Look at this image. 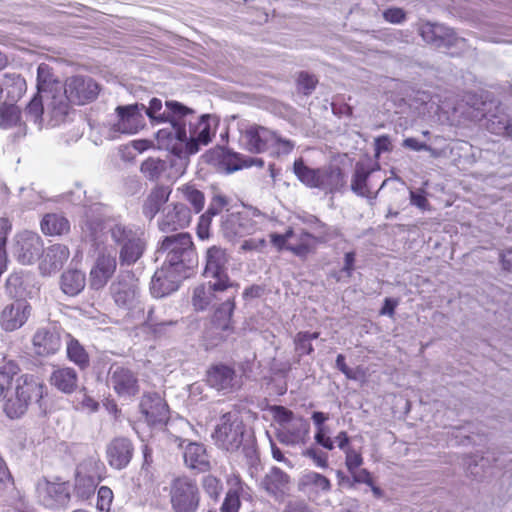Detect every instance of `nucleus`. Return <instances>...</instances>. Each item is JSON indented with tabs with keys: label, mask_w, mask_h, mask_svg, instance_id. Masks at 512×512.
Here are the masks:
<instances>
[{
	"label": "nucleus",
	"mask_w": 512,
	"mask_h": 512,
	"mask_svg": "<svg viewBox=\"0 0 512 512\" xmlns=\"http://www.w3.org/2000/svg\"><path fill=\"white\" fill-rule=\"evenodd\" d=\"M32 307L25 300H15L7 304L0 313V326L12 332L21 328L31 316Z\"/></svg>",
	"instance_id": "nucleus-24"
},
{
	"label": "nucleus",
	"mask_w": 512,
	"mask_h": 512,
	"mask_svg": "<svg viewBox=\"0 0 512 512\" xmlns=\"http://www.w3.org/2000/svg\"><path fill=\"white\" fill-rule=\"evenodd\" d=\"M374 169L363 162H357L351 179V190L357 196L375 199L376 195H371L368 185V179Z\"/></svg>",
	"instance_id": "nucleus-33"
},
{
	"label": "nucleus",
	"mask_w": 512,
	"mask_h": 512,
	"mask_svg": "<svg viewBox=\"0 0 512 512\" xmlns=\"http://www.w3.org/2000/svg\"><path fill=\"white\" fill-rule=\"evenodd\" d=\"M331 482L330 480L315 471H307L303 473L299 480V489L304 493L308 494H326L331 490Z\"/></svg>",
	"instance_id": "nucleus-34"
},
{
	"label": "nucleus",
	"mask_w": 512,
	"mask_h": 512,
	"mask_svg": "<svg viewBox=\"0 0 512 512\" xmlns=\"http://www.w3.org/2000/svg\"><path fill=\"white\" fill-rule=\"evenodd\" d=\"M44 395L43 383L32 374H21L14 380L3 400V411L10 419H19L28 409L40 402Z\"/></svg>",
	"instance_id": "nucleus-3"
},
{
	"label": "nucleus",
	"mask_w": 512,
	"mask_h": 512,
	"mask_svg": "<svg viewBox=\"0 0 512 512\" xmlns=\"http://www.w3.org/2000/svg\"><path fill=\"white\" fill-rule=\"evenodd\" d=\"M483 117H486V129L496 135H503L505 130H507L509 116L503 112H497L495 114L485 115L482 114Z\"/></svg>",
	"instance_id": "nucleus-49"
},
{
	"label": "nucleus",
	"mask_w": 512,
	"mask_h": 512,
	"mask_svg": "<svg viewBox=\"0 0 512 512\" xmlns=\"http://www.w3.org/2000/svg\"><path fill=\"white\" fill-rule=\"evenodd\" d=\"M26 91V81L18 74H6L0 83V97L10 102L18 101Z\"/></svg>",
	"instance_id": "nucleus-37"
},
{
	"label": "nucleus",
	"mask_w": 512,
	"mask_h": 512,
	"mask_svg": "<svg viewBox=\"0 0 512 512\" xmlns=\"http://www.w3.org/2000/svg\"><path fill=\"white\" fill-rule=\"evenodd\" d=\"M111 294L115 304L128 312H143L138 280L132 275L119 278L112 283Z\"/></svg>",
	"instance_id": "nucleus-11"
},
{
	"label": "nucleus",
	"mask_w": 512,
	"mask_h": 512,
	"mask_svg": "<svg viewBox=\"0 0 512 512\" xmlns=\"http://www.w3.org/2000/svg\"><path fill=\"white\" fill-rule=\"evenodd\" d=\"M303 455L307 458H310L311 460H313V462L315 463V465L319 468H327L328 467V455L327 453L317 449V448H314V447H309L307 448Z\"/></svg>",
	"instance_id": "nucleus-56"
},
{
	"label": "nucleus",
	"mask_w": 512,
	"mask_h": 512,
	"mask_svg": "<svg viewBox=\"0 0 512 512\" xmlns=\"http://www.w3.org/2000/svg\"><path fill=\"white\" fill-rule=\"evenodd\" d=\"M36 493L38 500L47 508L64 505L70 496L65 482H51L45 478L37 482Z\"/></svg>",
	"instance_id": "nucleus-25"
},
{
	"label": "nucleus",
	"mask_w": 512,
	"mask_h": 512,
	"mask_svg": "<svg viewBox=\"0 0 512 512\" xmlns=\"http://www.w3.org/2000/svg\"><path fill=\"white\" fill-rule=\"evenodd\" d=\"M43 241L32 231H23L15 236L13 254L23 265L34 263L43 254Z\"/></svg>",
	"instance_id": "nucleus-16"
},
{
	"label": "nucleus",
	"mask_w": 512,
	"mask_h": 512,
	"mask_svg": "<svg viewBox=\"0 0 512 512\" xmlns=\"http://www.w3.org/2000/svg\"><path fill=\"white\" fill-rule=\"evenodd\" d=\"M317 80L314 76L307 72H301L297 79L298 90L303 92L305 95H309L315 89Z\"/></svg>",
	"instance_id": "nucleus-55"
},
{
	"label": "nucleus",
	"mask_w": 512,
	"mask_h": 512,
	"mask_svg": "<svg viewBox=\"0 0 512 512\" xmlns=\"http://www.w3.org/2000/svg\"><path fill=\"white\" fill-rule=\"evenodd\" d=\"M386 21L399 24L405 20V12L401 8H389L383 12Z\"/></svg>",
	"instance_id": "nucleus-62"
},
{
	"label": "nucleus",
	"mask_w": 512,
	"mask_h": 512,
	"mask_svg": "<svg viewBox=\"0 0 512 512\" xmlns=\"http://www.w3.org/2000/svg\"><path fill=\"white\" fill-rule=\"evenodd\" d=\"M345 184V175L340 167L329 166L326 168H321L318 188L327 190L329 192H336L341 190Z\"/></svg>",
	"instance_id": "nucleus-39"
},
{
	"label": "nucleus",
	"mask_w": 512,
	"mask_h": 512,
	"mask_svg": "<svg viewBox=\"0 0 512 512\" xmlns=\"http://www.w3.org/2000/svg\"><path fill=\"white\" fill-rule=\"evenodd\" d=\"M63 88L61 83L53 77L52 69L46 63H41L37 68V94L34 97H42L47 90Z\"/></svg>",
	"instance_id": "nucleus-42"
},
{
	"label": "nucleus",
	"mask_w": 512,
	"mask_h": 512,
	"mask_svg": "<svg viewBox=\"0 0 512 512\" xmlns=\"http://www.w3.org/2000/svg\"><path fill=\"white\" fill-rule=\"evenodd\" d=\"M79 408L87 412H95L99 408V403L91 397L85 390L79 393L77 398Z\"/></svg>",
	"instance_id": "nucleus-59"
},
{
	"label": "nucleus",
	"mask_w": 512,
	"mask_h": 512,
	"mask_svg": "<svg viewBox=\"0 0 512 512\" xmlns=\"http://www.w3.org/2000/svg\"><path fill=\"white\" fill-rule=\"evenodd\" d=\"M212 217L209 214H203L199 218L197 226V234L200 239H206L209 237V228L211 225Z\"/></svg>",
	"instance_id": "nucleus-64"
},
{
	"label": "nucleus",
	"mask_w": 512,
	"mask_h": 512,
	"mask_svg": "<svg viewBox=\"0 0 512 512\" xmlns=\"http://www.w3.org/2000/svg\"><path fill=\"white\" fill-rule=\"evenodd\" d=\"M229 257L226 251L220 247L212 246L206 252V263L203 271L205 279L213 280L233 288L239 285L230 279L228 275Z\"/></svg>",
	"instance_id": "nucleus-14"
},
{
	"label": "nucleus",
	"mask_w": 512,
	"mask_h": 512,
	"mask_svg": "<svg viewBox=\"0 0 512 512\" xmlns=\"http://www.w3.org/2000/svg\"><path fill=\"white\" fill-rule=\"evenodd\" d=\"M244 433L245 425L240 412L233 410L219 417L212 439L219 449L235 452L243 443Z\"/></svg>",
	"instance_id": "nucleus-8"
},
{
	"label": "nucleus",
	"mask_w": 512,
	"mask_h": 512,
	"mask_svg": "<svg viewBox=\"0 0 512 512\" xmlns=\"http://www.w3.org/2000/svg\"><path fill=\"white\" fill-rule=\"evenodd\" d=\"M345 454V465L349 473L359 469L363 464V457L359 452L354 449H349L344 452Z\"/></svg>",
	"instance_id": "nucleus-58"
},
{
	"label": "nucleus",
	"mask_w": 512,
	"mask_h": 512,
	"mask_svg": "<svg viewBox=\"0 0 512 512\" xmlns=\"http://www.w3.org/2000/svg\"><path fill=\"white\" fill-rule=\"evenodd\" d=\"M254 230L255 224L246 213L232 212L221 216V233L229 241L249 235Z\"/></svg>",
	"instance_id": "nucleus-23"
},
{
	"label": "nucleus",
	"mask_w": 512,
	"mask_h": 512,
	"mask_svg": "<svg viewBox=\"0 0 512 512\" xmlns=\"http://www.w3.org/2000/svg\"><path fill=\"white\" fill-rule=\"evenodd\" d=\"M291 486L290 476L276 466L271 467L260 482V487L278 502L289 496Z\"/></svg>",
	"instance_id": "nucleus-20"
},
{
	"label": "nucleus",
	"mask_w": 512,
	"mask_h": 512,
	"mask_svg": "<svg viewBox=\"0 0 512 512\" xmlns=\"http://www.w3.org/2000/svg\"><path fill=\"white\" fill-rule=\"evenodd\" d=\"M50 382L61 392L69 394L77 388L78 375L73 368H57L52 372Z\"/></svg>",
	"instance_id": "nucleus-38"
},
{
	"label": "nucleus",
	"mask_w": 512,
	"mask_h": 512,
	"mask_svg": "<svg viewBox=\"0 0 512 512\" xmlns=\"http://www.w3.org/2000/svg\"><path fill=\"white\" fill-rule=\"evenodd\" d=\"M176 196L182 201L188 202L191 206V212L199 213L205 204V197L202 191L193 184H184L177 188Z\"/></svg>",
	"instance_id": "nucleus-40"
},
{
	"label": "nucleus",
	"mask_w": 512,
	"mask_h": 512,
	"mask_svg": "<svg viewBox=\"0 0 512 512\" xmlns=\"http://www.w3.org/2000/svg\"><path fill=\"white\" fill-rule=\"evenodd\" d=\"M202 486L206 494L213 500H218L223 486L221 481L212 475H206L203 477Z\"/></svg>",
	"instance_id": "nucleus-52"
},
{
	"label": "nucleus",
	"mask_w": 512,
	"mask_h": 512,
	"mask_svg": "<svg viewBox=\"0 0 512 512\" xmlns=\"http://www.w3.org/2000/svg\"><path fill=\"white\" fill-rule=\"evenodd\" d=\"M161 110L162 101L152 98L143 111L152 124H167L157 132L158 141H180L190 153H197L200 145L211 141L213 132L209 115L198 117L192 109L176 101H166V109Z\"/></svg>",
	"instance_id": "nucleus-1"
},
{
	"label": "nucleus",
	"mask_w": 512,
	"mask_h": 512,
	"mask_svg": "<svg viewBox=\"0 0 512 512\" xmlns=\"http://www.w3.org/2000/svg\"><path fill=\"white\" fill-rule=\"evenodd\" d=\"M419 33L423 40L438 48L451 49L456 47L459 50L466 48V39L459 37L449 27L438 23H423L419 27Z\"/></svg>",
	"instance_id": "nucleus-12"
},
{
	"label": "nucleus",
	"mask_w": 512,
	"mask_h": 512,
	"mask_svg": "<svg viewBox=\"0 0 512 512\" xmlns=\"http://www.w3.org/2000/svg\"><path fill=\"white\" fill-rule=\"evenodd\" d=\"M187 277L183 274L173 273L172 269L161 266L152 277L150 292L155 298L165 297L176 291L182 279Z\"/></svg>",
	"instance_id": "nucleus-27"
},
{
	"label": "nucleus",
	"mask_w": 512,
	"mask_h": 512,
	"mask_svg": "<svg viewBox=\"0 0 512 512\" xmlns=\"http://www.w3.org/2000/svg\"><path fill=\"white\" fill-rule=\"evenodd\" d=\"M274 421L278 424L277 439L285 445L304 444L309 436L310 423L300 415H295L284 406L272 407Z\"/></svg>",
	"instance_id": "nucleus-7"
},
{
	"label": "nucleus",
	"mask_w": 512,
	"mask_h": 512,
	"mask_svg": "<svg viewBox=\"0 0 512 512\" xmlns=\"http://www.w3.org/2000/svg\"><path fill=\"white\" fill-rule=\"evenodd\" d=\"M108 381L120 398L132 399L140 389L137 374L124 366H112Z\"/></svg>",
	"instance_id": "nucleus-17"
},
{
	"label": "nucleus",
	"mask_w": 512,
	"mask_h": 512,
	"mask_svg": "<svg viewBox=\"0 0 512 512\" xmlns=\"http://www.w3.org/2000/svg\"><path fill=\"white\" fill-rule=\"evenodd\" d=\"M68 337L69 340L67 341L66 347L68 359L76 364L80 369L87 368L89 366L90 359L85 348L77 339L71 337L70 335Z\"/></svg>",
	"instance_id": "nucleus-47"
},
{
	"label": "nucleus",
	"mask_w": 512,
	"mask_h": 512,
	"mask_svg": "<svg viewBox=\"0 0 512 512\" xmlns=\"http://www.w3.org/2000/svg\"><path fill=\"white\" fill-rule=\"evenodd\" d=\"M116 251L105 248L95 260L89 274V284L92 289H102L116 271Z\"/></svg>",
	"instance_id": "nucleus-18"
},
{
	"label": "nucleus",
	"mask_w": 512,
	"mask_h": 512,
	"mask_svg": "<svg viewBox=\"0 0 512 512\" xmlns=\"http://www.w3.org/2000/svg\"><path fill=\"white\" fill-rule=\"evenodd\" d=\"M158 257H163L162 266L173 273L189 276L197 265V255L189 233L180 232L166 236L157 249Z\"/></svg>",
	"instance_id": "nucleus-4"
},
{
	"label": "nucleus",
	"mask_w": 512,
	"mask_h": 512,
	"mask_svg": "<svg viewBox=\"0 0 512 512\" xmlns=\"http://www.w3.org/2000/svg\"><path fill=\"white\" fill-rule=\"evenodd\" d=\"M113 501V491L107 486H101L98 490L97 508L108 512Z\"/></svg>",
	"instance_id": "nucleus-54"
},
{
	"label": "nucleus",
	"mask_w": 512,
	"mask_h": 512,
	"mask_svg": "<svg viewBox=\"0 0 512 512\" xmlns=\"http://www.w3.org/2000/svg\"><path fill=\"white\" fill-rule=\"evenodd\" d=\"M176 323L177 320H166L162 318L153 308L148 311L146 324L154 333H161L166 327L174 326Z\"/></svg>",
	"instance_id": "nucleus-51"
},
{
	"label": "nucleus",
	"mask_w": 512,
	"mask_h": 512,
	"mask_svg": "<svg viewBox=\"0 0 512 512\" xmlns=\"http://www.w3.org/2000/svg\"><path fill=\"white\" fill-rule=\"evenodd\" d=\"M20 125V111L14 104L4 103L0 107V126L4 129H9L14 126Z\"/></svg>",
	"instance_id": "nucleus-48"
},
{
	"label": "nucleus",
	"mask_w": 512,
	"mask_h": 512,
	"mask_svg": "<svg viewBox=\"0 0 512 512\" xmlns=\"http://www.w3.org/2000/svg\"><path fill=\"white\" fill-rule=\"evenodd\" d=\"M185 465L198 472H205L210 469L209 456L203 444L190 442L183 451Z\"/></svg>",
	"instance_id": "nucleus-32"
},
{
	"label": "nucleus",
	"mask_w": 512,
	"mask_h": 512,
	"mask_svg": "<svg viewBox=\"0 0 512 512\" xmlns=\"http://www.w3.org/2000/svg\"><path fill=\"white\" fill-rule=\"evenodd\" d=\"M20 373V367L14 360H7L0 365V401H3L9 388Z\"/></svg>",
	"instance_id": "nucleus-45"
},
{
	"label": "nucleus",
	"mask_w": 512,
	"mask_h": 512,
	"mask_svg": "<svg viewBox=\"0 0 512 512\" xmlns=\"http://www.w3.org/2000/svg\"><path fill=\"white\" fill-rule=\"evenodd\" d=\"M63 93L72 104L85 105L94 101L99 94L98 83L89 76L75 75L68 77L62 85Z\"/></svg>",
	"instance_id": "nucleus-13"
},
{
	"label": "nucleus",
	"mask_w": 512,
	"mask_h": 512,
	"mask_svg": "<svg viewBox=\"0 0 512 512\" xmlns=\"http://www.w3.org/2000/svg\"><path fill=\"white\" fill-rule=\"evenodd\" d=\"M295 350L299 356L310 355L313 353L314 348L312 343L300 332L296 334L294 338Z\"/></svg>",
	"instance_id": "nucleus-60"
},
{
	"label": "nucleus",
	"mask_w": 512,
	"mask_h": 512,
	"mask_svg": "<svg viewBox=\"0 0 512 512\" xmlns=\"http://www.w3.org/2000/svg\"><path fill=\"white\" fill-rule=\"evenodd\" d=\"M171 194L169 186H156L151 190L142 207L143 215L152 220L156 214L160 211L162 205H164Z\"/></svg>",
	"instance_id": "nucleus-36"
},
{
	"label": "nucleus",
	"mask_w": 512,
	"mask_h": 512,
	"mask_svg": "<svg viewBox=\"0 0 512 512\" xmlns=\"http://www.w3.org/2000/svg\"><path fill=\"white\" fill-rule=\"evenodd\" d=\"M72 104L63 93V88L47 90L42 97H33L26 106L25 115L41 129L43 126L56 127L63 124L70 112Z\"/></svg>",
	"instance_id": "nucleus-2"
},
{
	"label": "nucleus",
	"mask_w": 512,
	"mask_h": 512,
	"mask_svg": "<svg viewBox=\"0 0 512 512\" xmlns=\"http://www.w3.org/2000/svg\"><path fill=\"white\" fill-rule=\"evenodd\" d=\"M170 503L174 512H197L200 495L195 481L179 477L170 485Z\"/></svg>",
	"instance_id": "nucleus-10"
},
{
	"label": "nucleus",
	"mask_w": 512,
	"mask_h": 512,
	"mask_svg": "<svg viewBox=\"0 0 512 512\" xmlns=\"http://www.w3.org/2000/svg\"><path fill=\"white\" fill-rule=\"evenodd\" d=\"M96 482L92 476L77 475L75 479V493L83 499H89L95 492Z\"/></svg>",
	"instance_id": "nucleus-50"
},
{
	"label": "nucleus",
	"mask_w": 512,
	"mask_h": 512,
	"mask_svg": "<svg viewBox=\"0 0 512 512\" xmlns=\"http://www.w3.org/2000/svg\"><path fill=\"white\" fill-rule=\"evenodd\" d=\"M33 352L41 357L57 353L61 347V337L55 327L39 328L32 338Z\"/></svg>",
	"instance_id": "nucleus-28"
},
{
	"label": "nucleus",
	"mask_w": 512,
	"mask_h": 512,
	"mask_svg": "<svg viewBox=\"0 0 512 512\" xmlns=\"http://www.w3.org/2000/svg\"><path fill=\"white\" fill-rule=\"evenodd\" d=\"M108 235L119 253L121 265L130 266L136 263L146 249V237L142 228L120 221L109 225Z\"/></svg>",
	"instance_id": "nucleus-5"
},
{
	"label": "nucleus",
	"mask_w": 512,
	"mask_h": 512,
	"mask_svg": "<svg viewBox=\"0 0 512 512\" xmlns=\"http://www.w3.org/2000/svg\"><path fill=\"white\" fill-rule=\"evenodd\" d=\"M313 244H298V243H292L288 244L287 250L291 251L294 255L305 258L308 254H310L313 251Z\"/></svg>",
	"instance_id": "nucleus-63"
},
{
	"label": "nucleus",
	"mask_w": 512,
	"mask_h": 512,
	"mask_svg": "<svg viewBox=\"0 0 512 512\" xmlns=\"http://www.w3.org/2000/svg\"><path fill=\"white\" fill-rule=\"evenodd\" d=\"M330 427L323 425L315 430L314 440L315 443L326 450H333L335 448V442L330 436Z\"/></svg>",
	"instance_id": "nucleus-53"
},
{
	"label": "nucleus",
	"mask_w": 512,
	"mask_h": 512,
	"mask_svg": "<svg viewBox=\"0 0 512 512\" xmlns=\"http://www.w3.org/2000/svg\"><path fill=\"white\" fill-rule=\"evenodd\" d=\"M133 450V445L128 438L113 439L106 450L109 465L118 470L125 468L132 459Z\"/></svg>",
	"instance_id": "nucleus-29"
},
{
	"label": "nucleus",
	"mask_w": 512,
	"mask_h": 512,
	"mask_svg": "<svg viewBox=\"0 0 512 512\" xmlns=\"http://www.w3.org/2000/svg\"><path fill=\"white\" fill-rule=\"evenodd\" d=\"M294 235V230L289 228L284 234L272 233L270 240L278 250H287V246L290 244V240L293 239Z\"/></svg>",
	"instance_id": "nucleus-57"
},
{
	"label": "nucleus",
	"mask_w": 512,
	"mask_h": 512,
	"mask_svg": "<svg viewBox=\"0 0 512 512\" xmlns=\"http://www.w3.org/2000/svg\"><path fill=\"white\" fill-rule=\"evenodd\" d=\"M85 284L86 277L82 271L68 270L61 276V289L69 296L79 294L84 289Z\"/></svg>",
	"instance_id": "nucleus-41"
},
{
	"label": "nucleus",
	"mask_w": 512,
	"mask_h": 512,
	"mask_svg": "<svg viewBox=\"0 0 512 512\" xmlns=\"http://www.w3.org/2000/svg\"><path fill=\"white\" fill-rule=\"evenodd\" d=\"M69 229V221L64 216L59 214H47L41 221V230L46 235H62L67 233Z\"/></svg>",
	"instance_id": "nucleus-43"
},
{
	"label": "nucleus",
	"mask_w": 512,
	"mask_h": 512,
	"mask_svg": "<svg viewBox=\"0 0 512 512\" xmlns=\"http://www.w3.org/2000/svg\"><path fill=\"white\" fill-rule=\"evenodd\" d=\"M207 383L218 391L230 392L239 386L235 371L223 364L211 367L207 372Z\"/></svg>",
	"instance_id": "nucleus-30"
},
{
	"label": "nucleus",
	"mask_w": 512,
	"mask_h": 512,
	"mask_svg": "<svg viewBox=\"0 0 512 512\" xmlns=\"http://www.w3.org/2000/svg\"><path fill=\"white\" fill-rule=\"evenodd\" d=\"M231 289L233 287L207 279L193 289L191 304L196 311H205L216 306Z\"/></svg>",
	"instance_id": "nucleus-15"
},
{
	"label": "nucleus",
	"mask_w": 512,
	"mask_h": 512,
	"mask_svg": "<svg viewBox=\"0 0 512 512\" xmlns=\"http://www.w3.org/2000/svg\"><path fill=\"white\" fill-rule=\"evenodd\" d=\"M226 204L227 200L224 196L216 195L212 198V201L205 214H209L211 217L216 216L222 211Z\"/></svg>",
	"instance_id": "nucleus-61"
},
{
	"label": "nucleus",
	"mask_w": 512,
	"mask_h": 512,
	"mask_svg": "<svg viewBox=\"0 0 512 512\" xmlns=\"http://www.w3.org/2000/svg\"><path fill=\"white\" fill-rule=\"evenodd\" d=\"M144 110L145 105L138 103L118 106L116 108L118 121L114 124L115 131L123 134L137 133L145 124Z\"/></svg>",
	"instance_id": "nucleus-19"
},
{
	"label": "nucleus",
	"mask_w": 512,
	"mask_h": 512,
	"mask_svg": "<svg viewBox=\"0 0 512 512\" xmlns=\"http://www.w3.org/2000/svg\"><path fill=\"white\" fill-rule=\"evenodd\" d=\"M230 488L226 493L221 512H238L241 506L240 494L243 492V483L238 477L229 481Z\"/></svg>",
	"instance_id": "nucleus-46"
},
{
	"label": "nucleus",
	"mask_w": 512,
	"mask_h": 512,
	"mask_svg": "<svg viewBox=\"0 0 512 512\" xmlns=\"http://www.w3.org/2000/svg\"><path fill=\"white\" fill-rule=\"evenodd\" d=\"M237 292L238 288L231 289V291L220 301L221 303L215 310L213 323L217 328L223 331L230 328L231 317L235 308L234 300Z\"/></svg>",
	"instance_id": "nucleus-35"
},
{
	"label": "nucleus",
	"mask_w": 512,
	"mask_h": 512,
	"mask_svg": "<svg viewBox=\"0 0 512 512\" xmlns=\"http://www.w3.org/2000/svg\"><path fill=\"white\" fill-rule=\"evenodd\" d=\"M140 412L151 426L166 424L169 409L158 393H144L139 404Z\"/></svg>",
	"instance_id": "nucleus-21"
},
{
	"label": "nucleus",
	"mask_w": 512,
	"mask_h": 512,
	"mask_svg": "<svg viewBox=\"0 0 512 512\" xmlns=\"http://www.w3.org/2000/svg\"><path fill=\"white\" fill-rule=\"evenodd\" d=\"M191 209L184 203L167 206L158 219V228L163 233H170L187 227L191 222Z\"/></svg>",
	"instance_id": "nucleus-22"
},
{
	"label": "nucleus",
	"mask_w": 512,
	"mask_h": 512,
	"mask_svg": "<svg viewBox=\"0 0 512 512\" xmlns=\"http://www.w3.org/2000/svg\"><path fill=\"white\" fill-rule=\"evenodd\" d=\"M294 174L299 181L310 188H318L321 169H313L305 165L304 161L300 158L295 160L293 165Z\"/></svg>",
	"instance_id": "nucleus-44"
},
{
	"label": "nucleus",
	"mask_w": 512,
	"mask_h": 512,
	"mask_svg": "<svg viewBox=\"0 0 512 512\" xmlns=\"http://www.w3.org/2000/svg\"><path fill=\"white\" fill-rule=\"evenodd\" d=\"M70 257V251L63 244H54L43 251V259L39 268L44 275L61 270Z\"/></svg>",
	"instance_id": "nucleus-31"
},
{
	"label": "nucleus",
	"mask_w": 512,
	"mask_h": 512,
	"mask_svg": "<svg viewBox=\"0 0 512 512\" xmlns=\"http://www.w3.org/2000/svg\"><path fill=\"white\" fill-rule=\"evenodd\" d=\"M39 287L35 277L30 273H12L6 281V292L15 300H25L37 295Z\"/></svg>",
	"instance_id": "nucleus-26"
},
{
	"label": "nucleus",
	"mask_w": 512,
	"mask_h": 512,
	"mask_svg": "<svg viewBox=\"0 0 512 512\" xmlns=\"http://www.w3.org/2000/svg\"><path fill=\"white\" fill-rule=\"evenodd\" d=\"M168 149L174 155L173 159L162 160L157 157H149L141 163L140 171L150 181L161 179H177L181 176L188 164V156L192 153L187 152L186 146L181 145L180 141L168 144Z\"/></svg>",
	"instance_id": "nucleus-6"
},
{
	"label": "nucleus",
	"mask_w": 512,
	"mask_h": 512,
	"mask_svg": "<svg viewBox=\"0 0 512 512\" xmlns=\"http://www.w3.org/2000/svg\"><path fill=\"white\" fill-rule=\"evenodd\" d=\"M241 141L247 150L254 153L275 148L278 153L288 154L294 147L290 140L282 139L275 132L258 125L248 127L243 132Z\"/></svg>",
	"instance_id": "nucleus-9"
}]
</instances>
